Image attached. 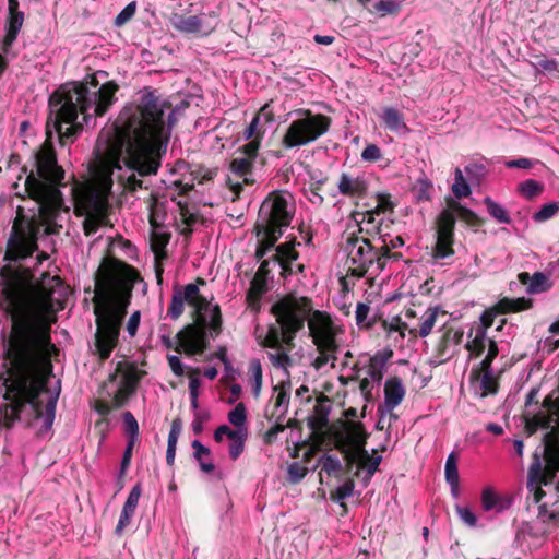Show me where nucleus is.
Listing matches in <instances>:
<instances>
[{"mask_svg":"<svg viewBox=\"0 0 559 559\" xmlns=\"http://www.w3.org/2000/svg\"><path fill=\"white\" fill-rule=\"evenodd\" d=\"M248 438V429L243 432H241L240 435H238V437L234 438V439H230V444H229V456L231 460H237L240 454L243 452V449H245V441L247 440Z\"/></svg>","mask_w":559,"mask_h":559,"instance_id":"8fccbe9b","label":"nucleus"},{"mask_svg":"<svg viewBox=\"0 0 559 559\" xmlns=\"http://www.w3.org/2000/svg\"><path fill=\"white\" fill-rule=\"evenodd\" d=\"M432 191L433 186L427 177L418 179L416 185L413 187V193L417 201L430 200Z\"/></svg>","mask_w":559,"mask_h":559,"instance_id":"a18cd8bd","label":"nucleus"},{"mask_svg":"<svg viewBox=\"0 0 559 559\" xmlns=\"http://www.w3.org/2000/svg\"><path fill=\"white\" fill-rule=\"evenodd\" d=\"M481 504L486 511H501L503 510V506L501 502V498L490 488H486L481 493Z\"/></svg>","mask_w":559,"mask_h":559,"instance_id":"c03bdc74","label":"nucleus"},{"mask_svg":"<svg viewBox=\"0 0 559 559\" xmlns=\"http://www.w3.org/2000/svg\"><path fill=\"white\" fill-rule=\"evenodd\" d=\"M134 444H135V441H133V440L128 441L127 448L123 452V456L121 460L120 472H119V476H118L120 479L124 477L127 469L130 466Z\"/></svg>","mask_w":559,"mask_h":559,"instance_id":"e2e57ef3","label":"nucleus"},{"mask_svg":"<svg viewBox=\"0 0 559 559\" xmlns=\"http://www.w3.org/2000/svg\"><path fill=\"white\" fill-rule=\"evenodd\" d=\"M254 336L260 346L269 349L267 358L272 366L276 369H287L293 365L292 357L289 356L290 350L294 347L293 341L286 344L283 340V335L280 334V330L276 324H271L264 330L261 326H257L254 330Z\"/></svg>","mask_w":559,"mask_h":559,"instance_id":"2eb2a0df","label":"nucleus"},{"mask_svg":"<svg viewBox=\"0 0 559 559\" xmlns=\"http://www.w3.org/2000/svg\"><path fill=\"white\" fill-rule=\"evenodd\" d=\"M37 234L36 223L17 213L8 240L4 260L11 262L32 255L37 249Z\"/></svg>","mask_w":559,"mask_h":559,"instance_id":"4468645a","label":"nucleus"},{"mask_svg":"<svg viewBox=\"0 0 559 559\" xmlns=\"http://www.w3.org/2000/svg\"><path fill=\"white\" fill-rule=\"evenodd\" d=\"M249 373L252 379V394L259 397L262 388V366L259 359H252L249 364Z\"/></svg>","mask_w":559,"mask_h":559,"instance_id":"37998d69","label":"nucleus"},{"mask_svg":"<svg viewBox=\"0 0 559 559\" xmlns=\"http://www.w3.org/2000/svg\"><path fill=\"white\" fill-rule=\"evenodd\" d=\"M308 329L318 352L312 362L313 367L316 369L326 365L334 367L340 349V336L344 333L342 325L328 312L314 310L308 318Z\"/></svg>","mask_w":559,"mask_h":559,"instance_id":"6e6552de","label":"nucleus"},{"mask_svg":"<svg viewBox=\"0 0 559 559\" xmlns=\"http://www.w3.org/2000/svg\"><path fill=\"white\" fill-rule=\"evenodd\" d=\"M354 488V481L352 479H347L343 485L338 486L334 492L331 493V498L336 501L345 500L353 495Z\"/></svg>","mask_w":559,"mask_h":559,"instance_id":"bf43d9fd","label":"nucleus"},{"mask_svg":"<svg viewBox=\"0 0 559 559\" xmlns=\"http://www.w3.org/2000/svg\"><path fill=\"white\" fill-rule=\"evenodd\" d=\"M466 175H481L484 173L496 171L493 163L486 159L485 157L475 156L467 160L464 166Z\"/></svg>","mask_w":559,"mask_h":559,"instance_id":"c9c22d12","label":"nucleus"},{"mask_svg":"<svg viewBox=\"0 0 559 559\" xmlns=\"http://www.w3.org/2000/svg\"><path fill=\"white\" fill-rule=\"evenodd\" d=\"M487 346L488 352L480 364L481 368H491V364L499 353L497 343L495 341L490 340Z\"/></svg>","mask_w":559,"mask_h":559,"instance_id":"774afa93","label":"nucleus"},{"mask_svg":"<svg viewBox=\"0 0 559 559\" xmlns=\"http://www.w3.org/2000/svg\"><path fill=\"white\" fill-rule=\"evenodd\" d=\"M342 468L340 460L331 455H326L321 462V473L324 472L326 475H332L340 472Z\"/></svg>","mask_w":559,"mask_h":559,"instance_id":"680f3d73","label":"nucleus"},{"mask_svg":"<svg viewBox=\"0 0 559 559\" xmlns=\"http://www.w3.org/2000/svg\"><path fill=\"white\" fill-rule=\"evenodd\" d=\"M252 163L253 159L242 155L233 159L230 169L237 175H245L252 171Z\"/></svg>","mask_w":559,"mask_h":559,"instance_id":"3c124183","label":"nucleus"},{"mask_svg":"<svg viewBox=\"0 0 559 559\" xmlns=\"http://www.w3.org/2000/svg\"><path fill=\"white\" fill-rule=\"evenodd\" d=\"M176 122L170 104L154 91L144 88L138 99L127 104L109 130L97 139L88 175H156L160 151H166Z\"/></svg>","mask_w":559,"mask_h":559,"instance_id":"f03ea898","label":"nucleus"},{"mask_svg":"<svg viewBox=\"0 0 559 559\" xmlns=\"http://www.w3.org/2000/svg\"><path fill=\"white\" fill-rule=\"evenodd\" d=\"M300 116L290 122L284 136L283 145L287 148L307 145L328 132L331 118L322 114H312L309 109L298 110Z\"/></svg>","mask_w":559,"mask_h":559,"instance_id":"9b49d317","label":"nucleus"},{"mask_svg":"<svg viewBox=\"0 0 559 559\" xmlns=\"http://www.w3.org/2000/svg\"><path fill=\"white\" fill-rule=\"evenodd\" d=\"M464 332L460 328H444L441 341L438 345V360L444 362L455 353V347L463 341Z\"/></svg>","mask_w":559,"mask_h":559,"instance_id":"4be33fe9","label":"nucleus"},{"mask_svg":"<svg viewBox=\"0 0 559 559\" xmlns=\"http://www.w3.org/2000/svg\"><path fill=\"white\" fill-rule=\"evenodd\" d=\"M484 204L486 205L489 215L498 223L509 224L511 222L508 211L491 198L486 197L484 199Z\"/></svg>","mask_w":559,"mask_h":559,"instance_id":"58836bf2","label":"nucleus"},{"mask_svg":"<svg viewBox=\"0 0 559 559\" xmlns=\"http://www.w3.org/2000/svg\"><path fill=\"white\" fill-rule=\"evenodd\" d=\"M445 312L439 307H429L424 310L408 308L404 312V325L408 334L414 337H427L435 328L438 317Z\"/></svg>","mask_w":559,"mask_h":559,"instance_id":"f3484780","label":"nucleus"},{"mask_svg":"<svg viewBox=\"0 0 559 559\" xmlns=\"http://www.w3.org/2000/svg\"><path fill=\"white\" fill-rule=\"evenodd\" d=\"M275 407L280 413H284L289 404L290 384L289 382H281L274 386Z\"/></svg>","mask_w":559,"mask_h":559,"instance_id":"a19ab883","label":"nucleus"},{"mask_svg":"<svg viewBox=\"0 0 559 559\" xmlns=\"http://www.w3.org/2000/svg\"><path fill=\"white\" fill-rule=\"evenodd\" d=\"M267 105H264L259 114L251 120V122L249 123V126L245 129L243 131V139L245 140H259L261 141L264 133H265V129L261 126V119L263 118L265 120V122H271L273 121V116L271 112H267L266 109H267Z\"/></svg>","mask_w":559,"mask_h":559,"instance_id":"cd10ccee","label":"nucleus"},{"mask_svg":"<svg viewBox=\"0 0 559 559\" xmlns=\"http://www.w3.org/2000/svg\"><path fill=\"white\" fill-rule=\"evenodd\" d=\"M246 430L247 429H241V428H240V430H237L236 428L231 429L227 425H221L214 431V440L216 442L221 443V442H223L225 437H227L230 440V439L238 437V435H240L241 432H243Z\"/></svg>","mask_w":559,"mask_h":559,"instance_id":"6e6d98bb","label":"nucleus"},{"mask_svg":"<svg viewBox=\"0 0 559 559\" xmlns=\"http://www.w3.org/2000/svg\"><path fill=\"white\" fill-rule=\"evenodd\" d=\"M337 187L342 194L350 198H361L368 190V183L361 177H341Z\"/></svg>","mask_w":559,"mask_h":559,"instance_id":"bb28decb","label":"nucleus"},{"mask_svg":"<svg viewBox=\"0 0 559 559\" xmlns=\"http://www.w3.org/2000/svg\"><path fill=\"white\" fill-rule=\"evenodd\" d=\"M405 388L397 377L389 378L384 383V403L379 407L381 418L378 423L379 428H383L381 423L388 419V425L391 426L393 421L397 420V415L393 412L399 406L405 396Z\"/></svg>","mask_w":559,"mask_h":559,"instance_id":"a211bd4d","label":"nucleus"},{"mask_svg":"<svg viewBox=\"0 0 559 559\" xmlns=\"http://www.w3.org/2000/svg\"><path fill=\"white\" fill-rule=\"evenodd\" d=\"M123 421L126 431L129 435V440L136 441L139 435V425L135 417L130 412H126L123 414Z\"/></svg>","mask_w":559,"mask_h":559,"instance_id":"052dcab7","label":"nucleus"},{"mask_svg":"<svg viewBox=\"0 0 559 559\" xmlns=\"http://www.w3.org/2000/svg\"><path fill=\"white\" fill-rule=\"evenodd\" d=\"M519 281L527 285L526 292L528 294L544 293L551 287L548 276L542 272H536L532 276L526 272L520 273Z\"/></svg>","mask_w":559,"mask_h":559,"instance_id":"c85d7f7f","label":"nucleus"},{"mask_svg":"<svg viewBox=\"0 0 559 559\" xmlns=\"http://www.w3.org/2000/svg\"><path fill=\"white\" fill-rule=\"evenodd\" d=\"M264 290V284L260 282L255 276L254 280L251 282V286L247 294V300L249 305L253 307L254 304H258Z\"/></svg>","mask_w":559,"mask_h":559,"instance_id":"5fc2aeb1","label":"nucleus"},{"mask_svg":"<svg viewBox=\"0 0 559 559\" xmlns=\"http://www.w3.org/2000/svg\"><path fill=\"white\" fill-rule=\"evenodd\" d=\"M180 431H181L180 421L178 419H175L171 424V429L168 435L167 451H166V461L169 465H171L175 460L176 444H177V440H178Z\"/></svg>","mask_w":559,"mask_h":559,"instance_id":"ea45409f","label":"nucleus"},{"mask_svg":"<svg viewBox=\"0 0 559 559\" xmlns=\"http://www.w3.org/2000/svg\"><path fill=\"white\" fill-rule=\"evenodd\" d=\"M369 314L370 306L364 302H358L355 311V320L356 324L360 329H369L372 325L373 321L370 319Z\"/></svg>","mask_w":559,"mask_h":559,"instance_id":"49530a36","label":"nucleus"},{"mask_svg":"<svg viewBox=\"0 0 559 559\" xmlns=\"http://www.w3.org/2000/svg\"><path fill=\"white\" fill-rule=\"evenodd\" d=\"M25 177V192L39 204L40 214L49 219L63 207L64 191L71 197L74 212L85 216V235L96 233L106 218L108 195L112 187L111 177Z\"/></svg>","mask_w":559,"mask_h":559,"instance_id":"39448f33","label":"nucleus"},{"mask_svg":"<svg viewBox=\"0 0 559 559\" xmlns=\"http://www.w3.org/2000/svg\"><path fill=\"white\" fill-rule=\"evenodd\" d=\"M532 299L525 297L520 298H501L493 307L484 311L480 317V322L475 326H483L484 331L493 325L495 319L498 314L520 312L532 308Z\"/></svg>","mask_w":559,"mask_h":559,"instance_id":"aec40b11","label":"nucleus"},{"mask_svg":"<svg viewBox=\"0 0 559 559\" xmlns=\"http://www.w3.org/2000/svg\"><path fill=\"white\" fill-rule=\"evenodd\" d=\"M345 252L349 271L353 275L361 277L369 271L377 273L385 267L384 253H379L378 245H372L365 237L350 235L346 239Z\"/></svg>","mask_w":559,"mask_h":559,"instance_id":"f8f14e48","label":"nucleus"},{"mask_svg":"<svg viewBox=\"0 0 559 559\" xmlns=\"http://www.w3.org/2000/svg\"><path fill=\"white\" fill-rule=\"evenodd\" d=\"M139 378L133 371L122 372L119 379L118 389L114 394L112 403L115 407H121L135 390Z\"/></svg>","mask_w":559,"mask_h":559,"instance_id":"393cba45","label":"nucleus"},{"mask_svg":"<svg viewBox=\"0 0 559 559\" xmlns=\"http://www.w3.org/2000/svg\"><path fill=\"white\" fill-rule=\"evenodd\" d=\"M165 210L163 204L154 202L150 209V225L151 228L164 227Z\"/></svg>","mask_w":559,"mask_h":559,"instance_id":"09e8293b","label":"nucleus"},{"mask_svg":"<svg viewBox=\"0 0 559 559\" xmlns=\"http://www.w3.org/2000/svg\"><path fill=\"white\" fill-rule=\"evenodd\" d=\"M199 285H205V281L201 277H198L195 283L175 286L168 308V316L175 320L183 313L185 304L193 310L195 323L178 333L179 345L176 348L177 352H180V348L185 349L188 355L201 354L205 350L207 347L206 328L210 329L212 337L218 336L222 332L221 308L201 295Z\"/></svg>","mask_w":559,"mask_h":559,"instance_id":"423d86ee","label":"nucleus"},{"mask_svg":"<svg viewBox=\"0 0 559 559\" xmlns=\"http://www.w3.org/2000/svg\"><path fill=\"white\" fill-rule=\"evenodd\" d=\"M544 187L536 180L528 179L519 185L518 191L526 199H533L542 193Z\"/></svg>","mask_w":559,"mask_h":559,"instance_id":"de8ad7c7","label":"nucleus"},{"mask_svg":"<svg viewBox=\"0 0 559 559\" xmlns=\"http://www.w3.org/2000/svg\"><path fill=\"white\" fill-rule=\"evenodd\" d=\"M313 311L309 298L295 295H287L272 306L276 326L286 344L294 341L296 334L304 329L305 322H308V318Z\"/></svg>","mask_w":559,"mask_h":559,"instance_id":"9d476101","label":"nucleus"},{"mask_svg":"<svg viewBox=\"0 0 559 559\" xmlns=\"http://www.w3.org/2000/svg\"><path fill=\"white\" fill-rule=\"evenodd\" d=\"M136 12V2H130L115 19V26L121 27L126 23H128Z\"/></svg>","mask_w":559,"mask_h":559,"instance_id":"4d7b16f0","label":"nucleus"},{"mask_svg":"<svg viewBox=\"0 0 559 559\" xmlns=\"http://www.w3.org/2000/svg\"><path fill=\"white\" fill-rule=\"evenodd\" d=\"M119 86L110 81L99 84L96 75L84 82H70L61 85L49 98V116L46 123V141L33 155V168L27 175H64L66 170L57 162L51 142L53 132L61 143L73 141L83 129L79 115L85 123L92 118L104 116L115 103Z\"/></svg>","mask_w":559,"mask_h":559,"instance_id":"7ed1b4c3","label":"nucleus"},{"mask_svg":"<svg viewBox=\"0 0 559 559\" xmlns=\"http://www.w3.org/2000/svg\"><path fill=\"white\" fill-rule=\"evenodd\" d=\"M558 210H559V206L555 202L544 204L539 211L534 213L533 219L538 223L545 222V221L551 218L552 216H555V214L558 212Z\"/></svg>","mask_w":559,"mask_h":559,"instance_id":"864d4df0","label":"nucleus"},{"mask_svg":"<svg viewBox=\"0 0 559 559\" xmlns=\"http://www.w3.org/2000/svg\"><path fill=\"white\" fill-rule=\"evenodd\" d=\"M66 287L58 275L44 273L33 283L28 267L7 264L0 270V309L12 320V337L0 365V426L16 421L47 432L55 419L59 389L47 386L51 374L49 350L43 332L63 308Z\"/></svg>","mask_w":559,"mask_h":559,"instance_id":"f257e3e1","label":"nucleus"},{"mask_svg":"<svg viewBox=\"0 0 559 559\" xmlns=\"http://www.w3.org/2000/svg\"><path fill=\"white\" fill-rule=\"evenodd\" d=\"M289 195L278 193L270 194L261 204L255 224L258 237L257 257L262 259L276 243L293 218V209L289 205Z\"/></svg>","mask_w":559,"mask_h":559,"instance_id":"0eeeda50","label":"nucleus"},{"mask_svg":"<svg viewBox=\"0 0 559 559\" xmlns=\"http://www.w3.org/2000/svg\"><path fill=\"white\" fill-rule=\"evenodd\" d=\"M384 328L389 334L397 332L401 338H404L405 331L407 330L404 325V320H402L400 317H394L391 319V321L384 322Z\"/></svg>","mask_w":559,"mask_h":559,"instance_id":"0e129e2a","label":"nucleus"},{"mask_svg":"<svg viewBox=\"0 0 559 559\" xmlns=\"http://www.w3.org/2000/svg\"><path fill=\"white\" fill-rule=\"evenodd\" d=\"M456 512H457L460 519L465 524H467L468 526H475L476 525L477 518H476V515L474 514V512L469 508L457 506L456 507Z\"/></svg>","mask_w":559,"mask_h":559,"instance_id":"338daca9","label":"nucleus"},{"mask_svg":"<svg viewBox=\"0 0 559 559\" xmlns=\"http://www.w3.org/2000/svg\"><path fill=\"white\" fill-rule=\"evenodd\" d=\"M140 281L133 266L115 258L103 259L97 269L92 301L97 326L95 346L102 360L117 346L134 285Z\"/></svg>","mask_w":559,"mask_h":559,"instance_id":"20e7f679","label":"nucleus"},{"mask_svg":"<svg viewBox=\"0 0 559 559\" xmlns=\"http://www.w3.org/2000/svg\"><path fill=\"white\" fill-rule=\"evenodd\" d=\"M24 23V13L19 10L17 0H8V17L5 21V35L2 39V51L9 52V49L16 40L17 35Z\"/></svg>","mask_w":559,"mask_h":559,"instance_id":"412c9836","label":"nucleus"},{"mask_svg":"<svg viewBox=\"0 0 559 559\" xmlns=\"http://www.w3.org/2000/svg\"><path fill=\"white\" fill-rule=\"evenodd\" d=\"M295 240L287 241L276 247V252L273 255V262L277 263L284 275L293 272L292 262L298 259V252L295 249Z\"/></svg>","mask_w":559,"mask_h":559,"instance_id":"a878e982","label":"nucleus"},{"mask_svg":"<svg viewBox=\"0 0 559 559\" xmlns=\"http://www.w3.org/2000/svg\"><path fill=\"white\" fill-rule=\"evenodd\" d=\"M254 180L250 177H226V192L224 198L226 200H230L235 202L239 197L243 189V185H253Z\"/></svg>","mask_w":559,"mask_h":559,"instance_id":"72a5a7b5","label":"nucleus"},{"mask_svg":"<svg viewBox=\"0 0 559 559\" xmlns=\"http://www.w3.org/2000/svg\"><path fill=\"white\" fill-rule=\"evenodd\" d=\"M169 180H163L166 187V195L175 201L179 210L178 225L180 233L183 235H190L193 227L200 222V215L189 206L187 201H183L181 197L189 193L194 189L192 180L183 181L181 179H174L168 177Z\"/></svg>","mask_w":559,"mask_h":559,"instance_id":"dca6fc26","label":"nucleus"},{"mask_svg":"<svg viewBox=\"0 0 559 559\" xmlns=\"http://www.w3.org/2000/svg\"><path fill=\"white\" fill-rule=\"evenodd\" d=\"M447 206L436 219V243L432 248V259L441 261L454 254V228L456 218L469 226L478 225L477 215L452 198H445Z\"/></svg>","mask_w":559,"mask_h":559,"instance_id":"1a4fd4ad","label":"nucleus"},{"mask_svg":"<svg viewBox=\"0 0 559 559\" xmlns=\"http://www.w3.org/2000/svg\"><path fill=\"white\" fill-rule=\"evenodd\" d=\"M141 492H142L141 485L136 484L131 489L122 509L134 514L135 509L139 503V500H140V497H141Z\"/></svg>","mask_w":559,"mask_h":559,"instance_id":"13d9d810","label":"nucleus"},{"mask_svg":"<svg viewBox=\"0 0 559 559\" xmlns=\"http://www.w3.org/2000/svg\"><path fill=\"white\" fill-rule=\"evenodd\" d=\"M472 382L475 391L481 396L495 394L498 390L497 378L493 376L491 368H479L472 370Z\"/></svg>","mask_w":559,"mask_h":559,"instance_id":"b1692460","label":"nucleus"},{"mask_svg":"<svg viewBox=\"0 0 559 559\" xmlns=\"http://www.w3.org/2000/svg\"><path fill=\"white\" fill-rule=\"evenodd\" d=\"M381 120L385 128L396 133H407L409 128L405 123L404 116L394 107H384L381 114Z\"/></svg>","mask_w":559,"mask_h":559,"instance_id":"c756f323","label":"nucleus"},{"mask_svg":"<svg viewBox=\"0 0 559 559\" xmlns=\"http://www.w3.org/2000/svg\"><path fill=\"white\" fill-rule=\"evenodd\" d=\"M210 412H194L193 421H192V430L195 435H200L203 431L204 424L210 419Z\"/></svg>","mask_w":559,"mask_h":559,"instance_id":"69168bd1","label":"nucleus"},{"mask_svg":"<svg viewBox=\"0 0 559 559\" xmlns=\"http://www.w3.org/2000/svg\"><path fill=\"white\" fill-rule=\"evenodd\" d=\"M378 241V250L379 253H384L385 263L389 260H399L402 254L399 252H393V249L400 248L404 245V240L401 236L391 237L390 235L380 234L377 238Z\"/></svg>","mask_w":559,"mask_h":559,"instance_id":"7c9ffc66","label":"nucleus"},{"mask_svg":"<svg viewBox=\"0 0 559 559\" xmlns=\"http://www.w3.org/2000/svg\"><path fill=\"white\" fill-rule=\"evenodd\" d=\"M453 197L455 201L460 202L459 200L462 198H466L471 194V187L465 181L464 177H455V181L452 183L451 187Z\"/></svg>","mask_w":559,"mask_h":559,"instance_id":"603ef678","label":"nucleus"},{"mask_svg":"<svg viewBox=\"0 0 559 559\" xmlns=\"http://www.w3.org/2000/svg\"><path fill=\"white\" fill-rule=\"evenodd\" d=\"M385 359L376 355L370 358L366 376L360 381V390L364 394H370L373 384H380L383 378Z\"/></svg>","mask_w":559,"mask_h":559,"instance_id":"5701e85b","label":"nucleus"},{"mask_svg":"<svg viewBox=\"0 0 559 559\" xmlns=\"http://www.w3.org/2000/svg\"><path fill=\"white\" fill-rule=\"evenodd\" d=\"M191 445L194 450V459L199 462L201 471L206 474L212 473L215 469L213 462H202V457H210V449L203 445L199 440L192 441Z\"/></svg>","mask_w":559,"mask_h":559,"instance_id":"4c0bfd02","label":"nucleus"},{"mask_svg":"<svg viewBox=\"0 0 559 559\" xmlns=\"http://www.w3.org/2000/svg\"><path fill=\"white\" fill-rule=\"evenodd\" d=\"M228 421L237 429L247 428V409L243 403H238L229 413Z\"/></svg>","mask_w":559,"mask_h":559,"instance_id":"79ce46f5","label":"nucleus"},{"mask_svg":"<svg viewBox=\"0 0 559 559\" xmlns=\"http://www.w3.org/2000/svg\"><path fill=\"white\" fill-rule=\"evenodd\" d=\"M402 3L400 0H378L372 3V8H368L370 12L378 13L380 16L395 15L401 11Z\"/></svg>","mask_w":559,"mask_h":559,"instance_id":"e433bc0d","label":"nucleus"},{"mask_svg":"<svg viewBox=\"0 0 559 559\" xmlns=\"http://www.w3.org/2000/svg\"><path fill=\"white\" fill-rule=\"evenodd\" d=\"M457 454L452 452L449 454L445 466H444V475L445 479L451 486L452 492L456 493L459 490V469H457Z\"/></svg>","mask_w":559,"mask_h":559,"instance_id":"f704fd0d","label":"nucleus"},{"mask_svg":"<svg viewBox=\"0 0 559 559\" xmlns=\"http://www.w3.org/2000/svg\"><path fill=\"white\" fill-rule=\"evenodd\" d=\"M469 341L466 344L467 350L471 354L479 356L486 349L490 338L487 337V333L483 326H473L468 334Z\"/></svg>","mask_w":559,"mask_h":559,"instance_id":"473e14b6","label":"nucleus"},{"mask_svg":"<svg viewBox=\"0 0 559 559\" xmlns=\"http://www.w3.org/2000/svg\"><path fill=\"white\" fill-rule=\"evenodd\" d=\"M336 448L344 454L348 463H356L358 468L367 469L369 479L378 469L382 457L371 456L365 449L366 435L359 427L340 432L335 439Z\"/></svg>","mask_w":559,"mask_h":559,"instance_id":"ddd939ff","label":"nucleus"},{"mask_svg":"<svg viewBox=\"0 0 559 559\" xmlns=\"http://www.w3.org/2000/svg\"><path fill=\"white\" fill-rule=\"evenodd\" d=\"M170 234L165 227L151 228V249L157 259H166V247L169 242Z\"/></svg>","mask_w":559,"mask_h":559,"instance_id":"2f4dec72","label":"nucleus"},{"mask_svg":"<svg viewBox=\"0 0 559 559\" xmlns=\"http://www.w3.org/2000/svg\"><path fill=\"white\" fill-rule=\"evenodd\" d=\"M170 22L175 29L187 34L202 33L207 35L216 27V16L214 13H201L190 16L174 14Z\"/></svg>","mask_w":559,"mask_h":559,"instance_id":"6ab92c4d","label":"nucleus"}]
</instances>
